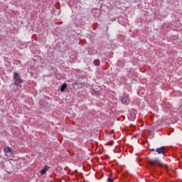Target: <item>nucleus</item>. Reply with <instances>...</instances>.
I'll return each mask as SVG.
<instances>
[{
  "label": "nucleus",
  "mask_w": 182,
  "mask_h": 182,
  "mask_svg": "<svg viewBox=\"0 0 182 182\" xmlns=\"http://www.w3.org/2000/svg\"><path fill=\"white\" fill-rule=\"evenodd\" d=\"M14 79L15 80L14 84L16 86H19L22 83V80L21 79V76H19V74L16 72L14 73Z\"/></svg>",
  "instance_id": "1"
},
{
  "label": "nucleus",
  "mask_w": 182,
  "mask_h": 182,
  "mask_svg": "<svg viewBox=\"0 0 182 182\" xmlns=\"http://www.w3.org/2000/svg\"><path fill=\"white\" fill-rule=\"evenodd\" d=\"M151 166L154 168L156 166H163L161 163L159 162V159L156 158L153 160L149 161Z\"/></svg>",
  "instance_id": "2"
},
{
  "label": "nucleus",
  "mask_w": 182,
  "mask_h": 182,
  "mask_svg": "<svg viewBox=\"0 0 182 182\" xmlns=\"http://www.w3.org/2000/svg\"><path fill=\"white\" fill-rule=\"evenodd\" d=\"M120 99L123 105H127V103L130 102V98H129L128 95H122Z\"/></svg>",
  "instance_id": "3"
},
{
  "label": "nucleus",
  "mask_w": 182,
  "mask_h": 182,
  "mask_svg": "<svg viewBox=\"0 0 182 182\" xmlns=\"http://www.w3.org/2000/svg\"><path fill=\"white\" fill-rule=\"evenodd\" d=\"M156 153H158V154H164V153H166V149H164V147H160V148H157L156 149Z\"/></svg>",
  "instance_id": "4"
},
{
  "label": "nucleus",
  "mask_w": 182,
  "mask_h": 182,
  "mask_svg": "<svg viewBox=\"0 0 182 182\" xmlns=\"http://www.w3.org/2000/svg\"><path fill=\"white\" fill-rule=\"evenodd\" d=\"M49 170V167L48 166H46L41 171V175L43 176V174H46V171Z\"/></svg>",
  "instance_id": "5"
},
{
  "label": "nucleus",
  "mask_w": 182,
  "mask_h": 182,
  "mask_svg": "<svg viewBox=\"0 0 182 182\" xmlns=\"http://www.w3.org/2000/svg\"><path fill=\"white\" fill-rule=\"evenodd\" d=\"M66 87H68V85L65 83L63 84L60 87V92H65V89H66Z\"/></svg>",
  "instance_id": "6"
},
{
  "label": "nucleus",
  "mask_w": 182,
  "mask_h": 182,
  "mask_svg": "<svg viewBox=\"0 0 182 182\" xmlns=\"http://www.w3.org/2000/svg\"><path fill=\"white\" fill-rule=\"evenodd\" d=\"M4 151H5V153H12V149H11V147H9V146H7L4 149Z\"/></svg>",
  "instance_id": "7"
},
{
  "label": "nucleus",
  "mask_w": 182,
  "mask_h": 182,
  "mask_svg": "<svg viewBox=\"0 0 182 182\" xmlns=\"http://www.w3.org/2000/svg\"><path fill=\"white\" fill-rule=\"evenodd\" d=\"M94 65L95 66H99L100 65V60H94Z\"/></svg>",
  "instance_id": "8"
},
{
  "label": "nucleus",
  "mask_w": 182,
  "mask_h": 182,
  "mask_svg": "<svg viewBox=\"0 0 182 182\" xmlns=\"http://www.w3.org/2000/svg\"><path fill=\"white\" fill-rule=\"evenodd\" d=\"M113 179L112 178H108V179H107V181L108 182H113Z\"/></svg>",
  "instance_id": "9"
},
{
  "label": "nucleus",
  "mask_w": 182,
  "mask_h": 182,
  "mask_svg": "<svg viewBox=\"0 0 182 182\" xmlns=\"http://www.w3.org/2000/svg\"><path fill=\"white\" fill-rule=\"evenodd\" d=\"M154 150H155L154 149H150L151 151H154Z\"/></svg>",
  "instance_id": "10"
}]
</instances>
